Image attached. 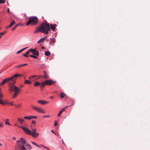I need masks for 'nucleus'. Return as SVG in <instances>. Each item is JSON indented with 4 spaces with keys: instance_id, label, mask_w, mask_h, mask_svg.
Segmentation results:
<instances>
[{
    "instance_id": "1",
    "label": "nucleus",
    "mask_w": 150,
    "mask_h": 150,
    "mask_svg": "<svg viewBox=\"0 0 150 150\" xmlns=\"http://www.w3.org/2000/svg\"><path fill=\"white\" fill-rule=\"evenodd\" d=\"M36 122L35 121L33 120L32 122L31 125H30V127L32 130H30L28 128L23 127L22 126H20L19 127L21 128L26 133L31 136L34 138L37 137L39 135V134L38 133L36 132V129L35 128L33 129H32V125H34V126H35Z\"/></svg>"
},
{
    "instance_id": "2",
    "label": "nucleus",
    "mask_w": 150,
    "mask_h": 150,
    "mask_svg": "<svg viewBox=\"0 0 150 150\" xmlns=\"http://www.w3.org/2000/svg\"><path fill=\"white\" fill-rule=\"evenodd\" d=\"M50 28L49 25L46 21L45 23L41 24L40 27L37 28L34 31V33H36L39 32L47 34L48 31H50Z\"/></svg>"
},
{
    "instance_id": "3",
    "label": "nucleus",
    "mask_w": 150,
    "mask_h": 150,
    "mask_svg": "<svg viewBox=\"0 0 150 150\" xmlns=\"http://www.w3.org/2000/svg\"><path fill=\"white\" fill-rule=\"evenodd\" d=\"M15 83H13V81L8 82V91L10 93H11L12 92H14L12 96L13 99H14L17 97L21 90L20 88H18L14 85Z\"/></svg>"
},
{
    "instance_id": "4",
    "label": "nucleus",
    "mask_w": 150,
    "mask_h": 150,
    "mask_svg": "<svg viewBox=\"0 0 150 150\" xmlns=\"http://www.w3.org/2000/svg\"><path fill=\"white\" fill-rule=\"evenodd\" d=\"M21 75L18 74H16L13 75L11 77L6 78L3 80L2 82L0 83V86L2 85L7 82L13 81V83H15L17 77L21 76Z\"/></svg>"
},
{
    "instance_id": "5",
    "label": "nucleus",
    "mask_w": 150,
    "mask_h": 150,
    "mask_svg": "<svg viewBox=\"0 0 150 150\" xmlns=\"http://www.w3.org/2000/svg\"><path fill=\"white\" fill-rule=\"evenodd\" d=\"M38 22V19L36 16H33L29 18L28 21L27 22L26 25H28L29 24L35 25L37 24Z\"/></svg>"
},
{
    "instance_id": "6",
    "label": "nucleus",
    "mask_w": 150,
    "mask_h": 150,
    "mask_svg": "<svg viewBox=\"0 0 150 150\" xmlns=\"http://www.w3.org/2000/svg\"><path fill=\"white\" fill-rule=\"evenodd\" d=\"M55 82V81H54L50 79L45 80L41 83L40 88L41 90H42V88H44L46 85H50Z\"/></svg>"
},
{
    "instance_id": "7",
    "label": "nucleus",
    "mask_w": 150,
    "mask_h": 150,
    "mask_svg": "<svg viewBox=\"0 0 150 150\" xmlns=\"http://www.w3.org/2000/svg\"><path fill=\"white\" fill-rule=\"evenodd\" d=\"M20 140H18L16 141V147H18L19 149H20V146H24V145L25 144L26 142L25 139L22 138H20Z\"/></svg>"
},
{
    "instance_id": "8",
    "label": "nucleus",
    "mask_w": 150,
    "mask_h": 150,
    "mask_svg": "<svg viewBox=\"0 0 150 150\" xmlns=\"http://www.w3.org/2000/svg\"><path fill=\"white\" fill-rule=\"evenodd\" d=\"M32 108L39 113H41L43 114H45V110L42 108L38 107H36L33 105H32Z\"/></svg>"
},
{
    "instance_id": "9",
    "label": "nucleus",
    "mask_w": 150,
    "mask_h": 150,
    "mask_svg": "<svg viewBox=\"0 0 150 150\" xmlns=\"http://www.w3.org/2000/svg\"><path fill=\"white\" fill-rule=\"evenodd\" d=\"M24 118L25 119L31 120L32 119H36L37 118V116H25Z\"/></svg>"
},
{
    "instance_id": "10",
    "label": "nucleus",
    "mask_w": 150,
    "mask_h": 150,
    "mask_svg": "<svg viewBox=\"0 0 150 150\" xmlns=\"http://www.w3.org/2000/svg\"><path fill=\"white\" fill-rule=\"evenodd\" d=\"M37 77L36 78L34 79L33 80L34 81L35 80H38L40 77H41L42 76H36V75L32 76H31L30 77H29V79H30V80H32V79L33 78H34L35 77Z\"/></svg>"
},
{
    "instance_id": "11",
    "label": "nucleus",
    "mask_w": 150,
    "mask_h": 150,
    "mask_svg": "<svg viewBox=\"0 0 150 150\" xmlns=\"http://www.w3.org/2000/svg\"><path fill=\"white\" fill-rule=\"evenodd\" d=\"M38 102L39 103L42 105H45L49 103L48 101H47L44 100H38Z\"/></svg>"
},
{
    "instance_id": "12",
    "label": "nucleus",
    "mask_w": 150,
    "mask_h": 150,
    "mask_svg": "<svg viewBox=\"0 0 150 150\" xmlns=\"http://www.w3.org/2000/svg\"><path fill=\"white\" fill-rule=\"evenodd\" d=\"M57 26V25L54 24V25L52 24L50 25V28L52 30H54L55 29L56 27Z\"/></svg>"
},
{
    "instance_id": "13",
    "label": "nucleus",
    "mask_w": 150,
    "mask_h": 150,
    "mask_svg": "<svg viewBox=\"0 0 150 150\" xmlns=\"http://www.w3.org/2000/svg\"><path fill=\"white\" fill-rule=\"evenodd\" d=\"M19 122L21 124H23V123L25 122V120L23 119H21L19 118H17Z\"/></svg>"
},
{
    "instance_id": "14",
    "label": "nucleus",
    "mask_w": 150,
    "mask_h": 150,
    "mask_svg": "<svg viewBox=\"0 0 150 150\" xmlns=\"http://www.w3.org/2000/svg\"><path fill=\"white\" fill-rule=\"evenodd\" d=\"M46 37H45L44 38H42L40 39L39 41L38 42V44H40L41 42H43L45 40L46 38Z\"/></svg>"
},
{
    "instance_id": "15",
    "label": "nucleus",
    "mask_w": 150,
    "mask_h": 150,
    "mask_svg": "<svg viewBox=\"0 0 150 150\" xmlns=\"http://www.w3.org/2000/svg\"><path fill=\"white\" fill-rule=\"evenodd\" d=\"M15 21H13L12 22H11L10 25H9V26H7L6 27V28H10L11 27H12V26L14 24H15Z\"/></svg>"
},
{
    "instance_id": "16",
    "label": "nucleus",
    "mask_w": 150,
    "mask_h": 150,
    "mask_svg": "<svg viewBox=\"0 0 150 150\" xmlns=\"http://www.w3.org/2000/svg\"><path fill=\"white\" fill-rule=\"evenodd\" d=\"M39 52L36 50L34 51V52H33V54L36 56H38L39 55Z\"/></svg>"
},
{
    "instance_id": "17",
    "label": "nucleus",
    "mask_w": 150,
    "mask_h": 150,
    "mask_svg": "<svg viewBox=\"0 0 150 150\" xmlns=\"http://www.w3.org/2000/svg\"><path fill=\"white\" fill-rule=\"evenodd\" d=\"M41 83H40L38 81H36L34 84V86H38L40 85L41 86Z\"/></svg>"
},
{
    "instance_id": "18",
    "label": "nucleus",
    "mask_w": 150,
    "mask_h": 150,
    "mask_svg": "<svg viewBox=\"0 0 150 150\" xmlns=\"http://www.w3.org/2000/svg\"><path fill=\"white\" fill-rule=\"evenodd\" d=\"M19 146L20 147V150H28L24 146H20L19 145Z\"/></svg>"
},
{
    "instance_id": "19",
    "label": "nucleus",
    "mask_w": 150,
    "mask_h": 150,
    "mask_svg": "<svg viewBox=\"0 0 150 150\" xmlns=\"http://www.w3.org/2000/svg\"><path fill=\"white\" fill-rule=\"evenodd\" d=\"M28 47H25V48H23L22 49L18 51L17 53H16V54H18L21 52L23 51L24 50H25V49H26Z\"/></svg>"
},
{
    "instance_id": "20",
    "label": "nucleus",
    "mask_w": 150,
    "mask_h": 150,
    "mask_svg": "<svg viewBox=\"0 0 150 150\" xmlns=\"http://www.w3.org/2000/svg\"><path fill=\"white\" fill-rule=\"evenodd\" d=\"M9 120L8 119H6L5 122V124L8 125H11L9 123Z\"/></svg>"
},
{
    "instance_id": "21",
    "label": "nucleus",
    "mask_w": 150,
    "mask_h": 150,
    "mask_svg": "<svg viewBox=\"0 0 150 150\" xmlns=\"http://www.w3.org/2000/svg\"><path fill=\"white\" fill-rule=\"evenodd\" d=\"M32 82L31 81L26 79H25L24 83L25 84H31Z\"/></svg>"
},
{
    "instance_id": "22",
    "label": "nucleus",
    "mask_w": 150,
    "mask_h": 150,
    "mask_svg": "<svg viewBox=\"0 0 150 150\" xmlns=\"http://www.w3.org/2000/svg\"><path fill=\"white\" fill-rule=\"evenodd\" d=\"M43 72L44 74V76H43V78L45 79L48 78L49 77L47 75L46 71H44Z\"/></svg>"
},
{
    "instance_id": "23",
    "label": "nucleus",
    "mask_w": 150,
    "mask_h": 150,
    "mask_svg": "<svg viewBox=\"0 0 150 150\" xmlns=\"http://www.w3.org/2000/svg\"><path fill=\"white\" fill-rule=\"evenodd\" d=\"M55 41V40L54 38H53L51 39L50 42V44L52 43L53 44L54 43Z\"/></svg>"
},
{
    "instance_id": "24",
    "label": "nucleus",
    "mask_w": 150,
    "mask_h": 150,
    "mask_svg": "<svg viewBox=\"0 0 150 150\" xmlns=\"http://www.w3.org/2000/svg\"><path fill=\"white\" fill-rule=\"evenodd\" d=\"M29 51H28L26 52V53L25 54H23V55L24 57H28V56L27 55L28 54H29Z\"/></svg>"
},
{
    "instance_id": "25",
    "label": "nucleus",
    "mask_w": 150,
    "mask_h": 150,
    "mask_svg": "<svg viewBox=\"0 0 150 150\" xmlns=\"http://www.w3.org/2000/svg\"><path fill=\"white\" fill-rule=\"evenodd\" d=\"M25 146H26L28 148L29 150H30L32 149V147L30 145L28 144H25Z\"/></svg>"
},
{
    "instance_id": "26",
    "label": "nucleus",
    "mask_w": 150,
    "mask_h": 150,
    "mask_svg": "<svg viewBox=\"0 0 150 150\" xmlns=\"http://www.w3.org/2000/svg\"><path fill=\"white\" fill-rule=\"evenodd\" d=\"M45 55H46V56H49L50 55V52L49 51H46L45 52Z\"/></svg>"
},
{
    "instance_id": "27",
    "label": "nucleus",
    "mask_w": 150,
    "mask_h": 150,
    "mask_svg": "<svg viewBox=\"0 0 150 150\" xmlns=\"http://www.w3.org/2000/svg\"><path fill=\"white\" fill-rule=\"evenodd\" d=\"M65 96V94L64 93H62L60 94V97L61 98H63Z\"/></svg>"
},
{
    "instance_id": "28",
    "label": "nucleus",
    "mask_w": 150,
    "mask_h": 150,
    "mask_svg": "<svg viewBox=\"0 0 150 150\" xmlns=\"http://www.w3.org/2000/svg\"><path fill=\"white\" fill-rule=\"evenodd\" d=\"M35 49H30L29 50H28L29 52H30L32 53V54H33V52H34V51L35 50Z\"/></svg>"
},
{
    "instance_id": "29",
    "label": "nucleus",
    "mask_w": 150,
    "mask_h": 150,
    "mask_svg": "<svg viewBox=\"0 0 150 150\" xmlns=\"http://www.w3.org/2000/svg\"><path fill=\"white\" fill-rule=\"evenodd\" d=\"M18 25V24L16 25L12 29V30L14 31Z\"/></svg>"
},
{
    "instance_id": "30",
    "label": "nucleus",
    "mask_w": 150,
    "mask_h": 150,
    "mask_svg": "<svg viewBox=\"0 0 150 150\" xmlns=\"http://www.w3.org/2000/svg\"><path fill=\"white\" fill-rule=\"evenodd\" d=\"M23 67V66H22V64H21V65H18L16 66L15 67L16 68H21V67Z\"/></svg>"
},
{
    "instance_id": "31",
    "label": "nucleus",
    "mask_w": 150,
    "mask_h": 150,
    "mask_svg": "<svg viewBox=\"0 0 150 150\" xmlns=\"http://www.w3.org/2000/svg\"><path fill=\"white\" fill-rule=\"evenodd\" d=\"M3 105H4L5 104H8L9 103L6 100H4V102L3 101Z\"/></svg>"
},
{
    "instance_id": "32",
    "label": "nucleus",
    "mask_w": 150,
    "mask_h": 150,
    "mask_svg": "<svg viewBox=\"0 0 150 150\" xmlns=\"http://www.w3.org/2000/svg\"><path fill=\"white\" fill-rule=\"evenodd\" d=\"M6 1L5 0H0V3L3 4L5 3Z\"/></svg>"
},
{
    "instance_id": "33",
    "label": "nucleus",
    "mask_w": 150,
    "mask_h": 150,
    "mask_svg": "<svg viewBox=\"0 0 150 150\" xmlns=\"http://www.w3.org/2000/svg\"><path fill=\"white\" fill-rule=\"evenodd\" d=\"M15 106L16 108L21 107V104L20 103L17 105H16Z\"/></svg>"
},
{
    "instance_id": "34",
    "label": "nucleus",
    "mask_w": 150,
    "mask_h": 150,
    "mask_svg": "<svg viewBox=\"0 0 150 150\" xmlns=\"http://www.w3.org/2000/svg\"><path fill=\"white\" fill-rule=\"evenodd\" d=\"M3 96L2 95V93L1 91V88H0V97H3Z\"/></svg>"
},
{
    "instance_id": "35",
    "label": "nucleus",
    "mask_w": 150,
    "mask_h": 150,
    "mask_svg": "<svg viewBox=\"0 0 150 150\" xmlns=\"http://www.w3.org/2000/svg\"><path fill=\"white\" fill-rule=\"evenodd\" d=\"M6 31H5L1 33H0V35H4L6 33Z\"/></svg>"
},
{
    "instance_id": "36",
    "label": "nucleus",
    "mask_w": 150,
    "mask_h": 150,
    "mask_svg": "<svg viewBox=\"0 0 150 150\" xmlns=\"http://www.w3.org/2000/svg\"><path fill=\"white\" fill-rule=\"evenodd\" d=\"M30 56L31 57H33L35 59L37 58V57L35 55H30Z\"/></svg>"
},
{
    "instance_id": "37",
    "label": "nucleus",
    "mask_w": 150,
    "mask_h": 150,
    "mask_svg": "<svg viewBox=\"0 0 150 150\" xmlns=\"http://www.w3.org/2000/svg\"><path fill=\"white\" fill-rule=\"evenodd\" d=\"M0 104H1L2 105L3 104V101L2 100L1 98L0 99Z\"/></svg>"
},
{
    "instance_id": "38",
    "label": "nucleus",
    "mask_w": 150,
    "mask_h": 150,
    "mask_svg": "<svg viewBox=\"0 0 150 150\" xmlns=\"http://www.w3.org/2000/svg\"><path fill=\"white\" fill-rule=\"evenodd\" d=\"M62 112L61 111H60V112H59V113H58V114L57 115V117L59 116L62 114Z\"/></svg>"
},
{
    "instance_id": "39",
    "label": "nucleus",
    "mask_w": 150,
    "mask_h": 150,
    "mask_svg": "<svg viewBox=\"0 0 150 150\" xmlns=\"http://www.w3.org/2000/svg\"><path fill=\"white\" fill-rule=\"evenodd\" d=\"M57 124H58V123H57V121H55L54 122V126H56L57 125Z\"/></svg>"
},
{
    "instance_id": "40",
    "label": "nucleus",
    "mask_w": 150,
    "mask_h": 150,
    "mask_svg": "<svg viewBox=\"0 0 150 150\" xmlns=\"http://www.w3.org/2000/svg\"><path fill=\"white\" fill-rule=\"evenodd\" d=\"M50 116V115H44L43 116V117L44 118H46V117H49Z\"/></svg>"
},
{
    "instance_id": "41",
    "label": "nucleus",
    "mask_w": 150,
    "mask_h": 150,
    "mask_svg": "<svg viewBox=\"0 0 150 150\" xmlns=\"http://www.w3.org/2000/svg\"><path fill=\"white\" fill-rule=\"evenodd\" d=\"M4 126V123H0V127H3Z\"/></svg>"
},
{
    "instance_id": "42",
    "label": "nucleus",
    "mask_w": 150,
    "mask_h": 150,
    "mask_svg": "<svg viewBox=\"0 0 150 150\" xmlns=\"http://www.w3.org/2000/svg\"><path fill=\"white\" fill-rule=\"evenodd\" d=\"M41 146H42V147H44V148L47 149V150H49V149L47 147H46V146H44L42 145H41Z\"/></svg>"
},
{
    "instance_id": "43",
    "label": "nucleus",
    "mask_w": 150,
    "mask_h": 150,
    "mask_svg": "<svg viewBox=\"0 0 150 150\" xmlns=\"http://www.w3.org/2000/svg\"><path fill=\"white\" fill-rule=\"evenodd\" d=\"M65 110V108H64V107L62 109L60 110L62 112H63Z\"/></svg>"
},
{
    "instance_id": "44",
    "label": "nucleus",
    "mask_w": 150,
    "mask_h": 150,
    "mask_svg": "<svg viewBox=\"0 0 150 150\" xmlns=\"http://www.w3.org/2000/svg\"><path fill=\"white\" fill-rule=\"evenodd\" d=\"M8 104L10 105H13V102H11V103H9Z\"/></svg>"
},
{
    "instance_id": "45",
    "label": "nucleus",
    "mask_w": 150,
    "mask_h": 150,
    "mask_svg": "<svg viewBox=\"0 0 150 150\" xmlns=\"http://www.w3.org/2000/svg\"><path fill=\"white\" fill-rule=\"evenodd\" d=\"M31 143L33 144H34V145H36V144L35 143H34V142H31Z\"/></svg>"
},
{
    "instance_id": "46",
    "label": "nucleus",
    "mask_w": 150,
    "mask_h": 150,
    "mask_svg": "<svg viewBox=\"0 0 150 150\" xmlns=\"http://www.w3.org/2000/svg\"><path fill=\"white\" fill-rule=\"evenodd\" d=\"M27 65V64H22L23 67V66H26V65Z\"/></svg>"
},
{
    "instance_id": "47",
    "label": "nucleus",
    "mask_w": 150,
    "mask_h": 150,
    "mask_svg": "<svg viewBox=\"0 0 150 150\" xmlns=\"http://www.w3.org/2000/svg\"><path fill=\"white\" fill-rule=\"evenodd\" d=\"M69 106H67L66 107H64V108H65V109L66 110V108H68L69 107Z\"/></svg>"
},
{
    "instance_id": "48",
    "label": "nucleus",
    "mask_w": 150,
    "mask_h": 150,
    "mask_svg": "<svg viewBox=\"0 0 150 150\" xmlns=\"http://www.w3.org/2000/svg\"><path fill=\"white\" fill-rule=\"evenodd\" d=\"M7 12H8L9 13H10V11H9V8H8V9H7Z\"/></svg>"
},
{
    "instance_id": "49",
    "label": "nucleus",
    "mask_w": 150,
    "mask_h": 150,
    "mask_svg": "<svg viewBox=\"0 0 150 150\" xmlns=\"http://www.w3.org/2000/svg\"><path fill=\"white\" fill-rule=\"evenodd\" d=\"M16 139V138L15 137H13V140H15Z\"/></svg>"
},
{
    "instance_id": "50",
    "label": "nucleus",
    "mask_w": 150,
    "mask_h": 150,
    "mask_svg": "<svg viewBox=\"0 0 150 150\" xmlns=\"http://www.w3.org/2000/svg\"><path fill=\"white\" fill-rule=\"evenodd\" d=\"M50 98L51 99H53V97L52 96H51V97H50Z\"/></svg>"
},
{
    "instance_id": "51",
    "label": "nucleus",
    "mask_w": 150,
    "mask_h": 150,
    "mask_svg": "<svg viewBox=\"0 0 150 150\" xmlns=\"http://www.w3.org/2000/svg\"><path fill=\"white\" fill-rule=\"evenodd\" d=\"M36 146H37L38 147V145H37V144H36V145H35Z\"/></svg>"
},
{
    "instance_id": "52",
    "label": "nucleus",
    "mask_w": 150,
    "mask_h": 150,
    "mask_svg": "<svg viewBox=\"0 0 150 150\" xmlns=\"http://www.w3.org/2000/svg\"><path fill=\"white\" fill-rule=\"evenodd\" d=\"M62 142H63V144L65 145V144L64 143V142H63V141H62Z\"/></svg>"
},
{
    "instance_id": "53",
    "label": "nucleus",
    "mask_w": 150,
    "mask_h": 150,
    "mask_svg": "<svg viewBox=\"0 0 150 150\" xmlns=\"http://www.w3.org/2000/svg\"><path fill=\"white\" fill-rule=\"evenodd\" d=\"M51 131L52 132H53V133H54V132H53V130H52Z\"/></svg>"
},
{
    "instance_id": "54",
    "label": "nucleus",
    "mask_w": 150,
    "mask_h": 150,
    "mask_svg": "<svg viewBox=\"0 0 150 150\" xmlns=\"http://www.w3.org/2000/svg\"><path fill=\"white\" fill-rule=\"evenodd\" d=\"M41 48H42V49H44V47H41Z\"/></svg>"
},
{
    "instance_id": "55",
    "label": "nucleus",
    "mask_w": 150,
    "mask_h": 150,
    "mask_svg": "<svg viewBox=\"0 0 150 150\" xmlns=\"http://www.w3.org/2000/svg\"><path fill=\"white\" fill-rule=\"evenodd\" d=\"M14 125H15V126H17V124H15Z\"/></svg>"
},
{
    "instance_id": "56",
    "label": "nucleus",
    "mask_w": 150,
    "mask_h": 150,
    "mask_svg": "<svg viewBox=\"0 0 150 150\" xmlns=\"http://www.w3.org/2000/svg\"><path fill=\"white\" fill-rule=\"evenodd\" d=\"M74 104L73 103L71 105H70V106H72V105H73Z\"/></svg>"
},
{
    "instance_id": "57",
    "label": "nucleus",
    "mask_w": 150,
    "mask_h": 150,
    "mask_svg": "<svg viewBox=\"0 0 150 150\" xmlns=\"http://www.w3.org/2000/svg\"><path fill=\"white\" fill-rule=\"evenodd\" d=\"M0 146H2V144L0 143Z\"/></svg>"
},
{
    "instance_id": "58",
    "label": "nucleus",
    "mask_w": 150,
    "mask_h": 150,
    "mask_svg": "<svg viewBox=\"0 0 150 150\" xmlns=\"http://www.w3.org/2000/svg\"><path fill=\"white\" fill-rule=\"evenodd\" d=\"M38 147H40V146L38 145Z\"/></svg>"
},
{
    "instance_id": "59",
    "label": "nucleus",
    "mask_w": 150,
    "mask_h": 150,
    "mask_svg": "<svg viewBox=\"0 0 150 150\" xmlns=\"http://www.w3.org/2000/svg\"><path fill=\"white\" fill-rule=\"evenodd\" d=\"M1 38V36H0V38Z\"/></svg>"
},
{
    "instance_id": "60",
    "label": "nucleus",
    "mask_w": 150,
    "mask_h": 150,
    "mask_svg": "<svg viewBox=\"0 0 150 150\" xmlns=\"http://www.w3.org/2000/svg\"><path fill=\"white\" fill-rule=\"evenodd\" d=\"M1 72H0V74H1Z\"/></svg>"
},
{
    "instance_id": "61",
    "label": "nucleus",
    "mask_w": 150,
    "mask_h": 150,
    "mask_svg": "<svg viewBox=\"0 0 150 150\" xmlns=\"http://www.w3.org/2000/svg\"><path fill=\"white\" fill-rule=\"evenodd\" d=\"M15 150H16V149H15Z\"/></svg>"
}]
</instances>
